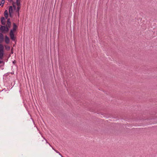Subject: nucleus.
I'll return each instance as SVG.
<instances>
[{"label":"nucleus","mask_w":157,"mask_h":157,"mask_svg":"<svg viewBox=\"0 0 157 157\" xmlns=\"http://www.w3.org/2000/svg\"><path fill=\"white\" fill-rule=\"evenodd\" d=\"M21 0H16V2L12 3V6H10L9 8V15L10 17H13V13L15 12L18 16H19V11L21 8Z\"/></svg>","instance_id":"1"},{"label":"nucleus","mask_w":157,"mask_h":157,"mask_svg":"<svg viewBox=\"0 0 157 157\" xmlns=\"http://www.w3.org/2000/svg\"><path fill=\"white\" fill-rule=\"evenodd\" d=\"M11 23L10 21V19L7 20V23L6 25L0 26V30L3 33H6L8 32L9 29L10 28Z\"/></svg>","instance_id":"2"},{"label":"nucleus","mask_w":157,"mask_h":157,"mask_svg":"<svg viewBox=\"0 0 157 157\" xmlns=\"http://www.w3.org/2000/svg\"><path fill=\"white\" fill-rule=\"evenodd\" d=\"M13 29H11L10 31V35L11 39L12 40H14L15 39V37L14 36L15 33L17 29V26L14 23L13 24Z\"/></svg>","instance_id":"3"},{"label":"nucleus","mask_w":157,"mask_h":157,"mask_svg":"<svg viewBox=\"0 0 157 157\" xmlns=\"http://www.w3.org/2000/svg\"><path fill=\"white\" fill-rule=\"evenodd\" d=\"M3 46L0 44V59H2L3 56Z\"/></svg>","instance_id":"4"},{"label":"nucleus","mask_w":157,"mask_h":157,"mask_svg":"<svg viewBox=\"0 0 157 157\" xmlns=\"http://www.w3.org/2000/svg\"><path fill=\"white\" fill-rule=\"evenodd\" d=\"M10 39L9 38L6 36H5V42L8 44H9L10 42Z\"/></svg>","instance_id":"5"},{"label":"nucleus","mask_w":157,"mask_h":157,"mask_svg":"<svg viewBox=\"0 0 157 157\" xmlns=\"http://www.w3.org/2000/svg\"><path fill=\"white\" fill-rule=\"evenodd\" d=\"M5 19L4 17H2L1 18V22L2 24L3 25H5Z\"/></svg>","instance_id":"6"},{"label":"nucleus","mask_w":157,"mask_h":157,"mask_svg":"<svg viewBox=\"0 0 157 157\" xmlns=\"http://www.w3.org/2000/svg\"><path fill=\"white\" fill-rule=\"evenodd\" d=\"M3 40V35L1 33H0V43L2 42Z\"/></svg>","instance_id":"7"},{"label":"nucleus","mask_w":157,"mask_h":157,"mask_svg":"<svg viewBox=\"0 0 157 157\" xmlns=\"http://www.w3.org/2000/svg\"><path fill=\"white\" fill-rule=\"evenodd\" d=\"M4 16L6 19L7 18L8 16V13L7 10H6L4 12Z\"/></svg>","instance_id":"8"},{"label":"nucleus","mask_w":157,"mask_h":157,"mask_svg":"<svg viewBox=\"0 0 157 157\" xmlns=\"http://www.w3.org/2000/svg\"><path fill=\"white\" fill-rule=\"evenodd\" d=\"M5 2L4 0H2L1 1V3L0 4V6H1L2 7L3 6V4Z\"/></svg>","instance_id":"9"},{"label":"nucleus","mask_w":157,"mask_h":157,"mask_svg":"<svg viewBox=\"0 0 157 157\" xmlns=\"http://www.w3.org/2000/svg\"><path fill=\"white\" fill-rule=\"evenodd\" d=\"M52 149H53V150H54V151H55L56 153H59L58 151H57V150H55V149L53 148V147H52Z\"/></svg>","instance_id":"10"},{"label":"nucleus","mask_w":157,"mask_h":157,"mask_svg":"<svg viewBox=\"0 0 157 157\" xmlns=\"http://www.w3.org/2000/svg\"><path fill=\"white\" fill-rule=\"evenodd\" d=\"M59 155H60L61 156V157H63V156L61 155V153H59Z\"/></svg>","instance_id":"11"},{"label":"nucleus","mask_w":157,"mask_h":157,"mask_svg":"<svg viewBox=\"0 0 157 157\" xmlns=\"http://www.w3.org/2000/svg\"><path fill=\"white\" fill-rule=\"evenodd\" d=\"M46 143H48V144L49 145H50V146L52 147V146H51V145L49 143H48L47 141H46Z\"/></svg>","instance_id":"12"}]
</instances>
